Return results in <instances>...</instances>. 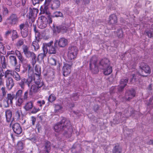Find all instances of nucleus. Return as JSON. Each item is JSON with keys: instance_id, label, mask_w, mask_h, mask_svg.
I'll list each match as a JSON object with an SVG mask.
<instances>
[{"instance_id": "obj_1", "label": "nucleus", "mask_w": 153, "mask_h": 153, "mask_svg": "<svg viewBox=\"0 0 153 153\" xmlns=\"http://www.w3.org/2000/svg\"><path fill=\"white\" fill-rule=\"evenodd\" d=\"M90 68L92 72L96 74L98 72V68L103 70L104 74L106 75L110 74L112 72V67L110 66V62L107 59L101 60L99 63L98 66L97 62V59L93 56L91 59L90 63Z\"/></svg>"}, {"instance_id": "obj_2", "label": "nucleus", "mask_w": 153, "mask_h": 153, "mask_svg": "<svg viewBox=\"0 0 153 153\" xmlns=\"http://www.w3.org/2000/svg\"><path fill=\"white\" fill-rule=\"evenodd\" d=\"M54 129L56 132H57L62 131L63 133L68 137L71 136L72 132L70 122L66 120L65 118H62L60 123L55 125Z\"/></svg>"}, {"instance_id": "obj_3", "label": "nucleus", "mask_w": 153, "mask_h": 153, "mask_svg": "<svg viewBox=\"0 0 153 153\" xmlns=\"http://www.w3.org/2000/svg\"><path fill=\"white\" fill-rule=\"evenodd\" d=\"M52 22L50 16H48L47 18L42 16L38 20V26L39 28L42 29L46 27L48 23L50 24L52 23Z\"/></svg>"}, {"instance_id": "obj_4", "label": "nucleus", "mask_w": 153, "mask_h": 153, "mask_svg": "<svg viewBox=\"0 0 153 153\" xmlns=\"http://www.w3.org/2000/svg\"><path fill=\"white\" fill-rule=\"evenodd\" d=\"M78 50L76 47L73 46L69 48L68 59L69 62L73 63L74 62V60L76 58Z\"/></svg>"}, {"instance_id": "obj_5", "label": "nucleus", "mask_w": 153, "mask_h": 153, "mask_svg": "<svg viewBox=\"0 0 153 153\" xmlns=\"http://www.w3.org/2000/svg\"><path fill=\"white\" fill-rule=\"evenodd\" d=\"M53 43V41H51L48 43H43L42 48L43 51H45V53H47L49 49V53L51 54H55L56 53V51L55 47H53L52 45Z\"/></svg>"}, {"instance_id": "obj_6", "label": "nucleus", "mask_w": 153, "mask_h": 153, "mask_svg": "<svg viewBox=\"0 0 153 153\" xmlns=\"http://www.w3.org/2000/svg\"><path fill=\"white\" fill-rule=\"evenodd\" d=\"M35 84L32 85L30 91L33 92H37L39 89V88L44 85L43 82H41L40 79H34Z\"/></svg>"}, {"instance_id": "obj_7", "label": "nucleus", "mask_w": 153, "mask_h": 153, "mask_svg": "<svg viewBox=\"0 0 153 153\" xmlns=\"http://www.w3.org/2000/svg\"><path fill=\"white\" fill-rule=\"evenodd\" d=\"M19 18L15 14H13L11 15L7 19L5 22V24H8L14 25L16 24L18 22Z\"/></svg>"}, {"instance_id": "obj_8", "label": "nucleus", "mask_w": 153, "mask_h": 153, "mask_svg": "<svg viewBox=\"0 0 153 153\" xmlns=\"http://www.w3.org/2000/svg\"><path fill=\"white\" fill-rule=\"evenodd\" d=\"M69 64L65 63L62 69L63 75L66 76L69 74L71 72L73 63L69 62Z\"/></svg>"}, {"instance_id": "obj_9", "label": "nucleus", "mask_w": 153, "mask_h": 153, "mask_svg": "<svg viewBox=\"0 0 153 153\" xmlns=\"http://www.w3.org/2000/svg\"><path fill=\"white\" fill-rule=\"evenodd\" d=\"M68 41L66 39L62 37L60 38L59 40H56L54 43V46L56 47L57 45V43L58 44V46L61 48L65 47L68 44Z\"/></svg>"}, {"instance_id": "obj_10", "label": "nucleus", "mask_w": 153, "mask_h": 153, "mask_svg": "<svg viewBox=\"0 0 153 153\" xmlns=\"http://www.w3.org/2000/svg\"><path fill=\"white\" fill-rule=\"evenodd\" d=\"M23 52L25 56L27 58L31 57L32 59H35L36 56L33 52L29 51V48L26 45H24L23 47Z\"/></svg>"}, {"instance_id": "obj_11", "label": "nucleus", "mask_w": 153, "mask_h": 153, "mask_svg": "<svg viewBox=\"0 0 153 153\" xmlns=\"http://www.w3.org/2000/svg\"><path fill=\"white\" fill-rule=\"evenodd\" d=\"M19 27L22 36L24 38L26 37L28 35V28L24 24H22L19 25Z\"/></svg>"}, {"instance_id": "obj_12", "label": "nucleus", "mask_w": 153, "mask_h": 153, "mask_svg": "<svg viewBox=\"0 0 153 153\" xmlns=\"http://www.w3.org/2000/svg\"><path fill=\"white\" fill-rule=\"evenodd\" d=\"M39 35V34L38 32H37L36 33L35 37L36 41L35 40L32 42V48H34L35 51H37L39 48V45L38 43Z\"/></svg>"}, {"instance_id": "obj_13", "label": "nucleus", "mask_w": 153, "mask_h": 153, "mask_svg": "<svg viewBox=\"0 0 153 153\" xmlns=\"http://www.w3.org/2000/svg\"><path fill=\"white\" fill-rule=\"evenodd\" d=\"M60 4L59 0H54L51 2V8L52 10H56L60 7Z\"/></svg>"}, {"instance_id": "obj_14", "label": "nucleus", "mask_w": 153, "mask_h": 153, "mask_svg": "<svg viewBox=\"0 0 153 153\" xmlns=\"http://www.w3.org/2000/svg\"><path fill=\"white\" fill-rule=\"evenodd\" d=\"M128 80L127 78H124L121 79L119 85V88H118V91H121L127 85Z\"/></svg>"}, {"instance_id": "obj_15", "label": "nucleus", "mask_w": 153, "mask_h": 153, "mask_svg": "<svg viewBox=\"0 0 153 153\" xmlns=\"http://www.w3.org/2000/svg\"><path fill=\"white\" fill-rule=\"evenodd\" d=\"M13 129L14 132L17 134H19L22 131V129L19 124L15 123L13 126Z\"/></svg>"}, {"instance_id": "obj_16", "label": "nucleus", "mask_w": 153, "mask_h": 153, "mask_svg": "<svg viewBox=\"0 0 153 153\" xmlns=\"http://www.w3.org/2000/svg\"><path fill=\"white\" fill-rule=\"evenodd\" d=\"M117 22V18L115 14H113L110 15L109 17L108 24L111 25V28L113 29L112 26Z\"/></svg>"}, {"instance_id": "obj_17", "label": "nucleus", "mask_w": 153, "mask_h": 153, "mask_svg": "<svg viewBox=\"0 0 153 153\" xmlns=\"http://www.w3.org/2000/svg\"><path fill=\"white\" fill-rule=\"evenodd\" d=\"M6 82V86L9 90H10L14 85L13 79L10 77H8L7 78Z\"/></svg>"}, {"instance_id": "obj_18", "label": "nucleus", "mask_w": 153, "mask_h": 153, "mask_svg": "<svg viewBox=\"0 0 153 153\" xmlns=\"http://www.w3.org/2000/svg\"><path fill=\"white\" fill-rule=\"evenodd\" d=\"M135 96V92L133 89L128 91L126 93V99L129 100Z\"/></svg>"}, {"instance_id": "obj_19", "label": "nucleus", "mask_w": 153, "mask_h": 153, "mask_svg": "<svg viewBox=\"0 0 153 153\" xmlns=\"http://www.w3.org/2000/svg\"><path fill=\"white\" fill-rule=\"evenodd\" d=\"M67 28L65 26H59L56 27L54 29V31L56 32L59 33L62 32L63 33L65 32L67 30Z\"/></svg>"}, {"instance_id": "obj_20", "label": "nucleus", "mask_w": 153, "mask_h": 153, "mask_svg": "<svg viewBox=\"0 0 153 153\" xmlns=\"http://www.w3.org/2000/svg\"><path fill=\"white\" fill-rule=\"evenodd\" d=\"M35 71L36 72L34 76V79H40V75L41 74V69L39 67L36 66L35 68Z\"/></svg>"}, {"instance_id": "obj_21", "label": "nucleus", "mask_w": 153, "mask_h": 153, "mask_svg": "<svg viewBox=\"0 0 153 153\" xmlns=\"http://www.w3.org/2000/svg\"><path fill=\"white\" fill-rule=\"evenodd\" d=\"M10 62L11 65L15 66L17 63V60L16 57L13 55H10L9 56Z\"/></svg>"}, {"instance_id": "obj_22", "label": "nucleus", "mask_w": 153, "mask_h": 153, "mask_svg": "<svg viewBox=\"0 0 153 153\" xmlns=\"http://www.w3.org/2000/svg\"><path fill=\"white\" fill-rule=\"evenodd\" d=\"M143 65L142 67L141 66H140L141 69L146 73H150V69L149 66L144 63H143Z\"/></svg>"}, {"instance_id": "obj_23", "label": "nucleus", "mask_w": 153, "mask_h": 153, "mask_svg": "<svg viewBox=\"0 0 153 153\" xmlns=\"http://www.w3.org/2000/svg\"><path fill=\"white\" fill-rule=\"evenodd\" d=\"M139 75V74L138 73H137L136 74L132 73V75L130 77V82L133 83L135 82L138 80V79H137L136 77V76L138 77Z\"/></svg>"}, {"instance_id": "obj_24", "label": "nucleus", "mask_w": 153, "mask_h": 153, "mask_svg": "<svg viewBox=\"0 0 153 153\" xmlns=\"http://www.w3.org/2000/svg\"><path fill=\"white\" fill-rule=\"evenodd\" d=\"M5 116L7 121L8 122L10 121L12 116V113L11 111L9 110H7L5 111Z\"/></svg>"}, {"instance_id": "obj_25", "label": "nucleus", "mask_w": 153, "mask_h": 153, "mask_svg": "<svg viewBox=\"0 0 153 153\" xmlns=\"http://www.w3.org/2000/svg\"><path fill=\"white\" fill-rule=\"evenodd\" d=\"M33 107L32 102L30 101L26 103L24 108L26 111H28L31 110Z\"/></svg>"}, {"instance_id": "obj_26", "label": "nucleus", "mask_w": 153, "mask_h": 153, "mask_svg": "<svg viewBox=\"0 0 153 153\" xmlns=\"http://www.w3.org/2000/svg\"><path fill=\"white\" fill-rule=\"evenodd\" d=\"M122 149L119 145H116L114 148L113 153H121Z\"/></svg>"}, {"instance_id": "obj_27", "label": "nucleus", "mask_w": 153, "mask_h": 153, "mask_svg": "<svg viewBox=\"0 0 153 153\" xmlns=\"http://www.w3.org/2000/svg\"><path fill=\"white\" fill-rule=\"evenodd\" d=\"M14 98V96L11 94H8L6 98L7 101H8L10 104H12V101Z\"/></svg>"}, {"instance_id": "obj_28", "label": "nucleus", "mask_w": 153, "mask_h": 153, "mask_svg": "<svg viewBox=\"0 0 153 153\" xmlns=\"http://www.w3.org/2000/svg\"><path fill=\"white\" fill-rule=\"evenodd\" d=\"M14 78L17 81H19L20 80L21 77L18 73L16 71H13L12 75Z\"/></svg>"}, {"instance_id": "obj_29", "label": "nucleus", "mask_w": 153, "mask_h": 153, "mask_svg": "<svg viewBox=\"0 0 153 153\" xmlns=\"http://www.w3.org/2000/svg\"><path fill=\"white\" fill-rule=\"evenodd\" d=\"M49 63L51 65H55L56 64V60L54 57H50L48 59Z\"/></svg>"}, {"instance_id": "obj_30", "label": "nucleus", "mask_w": 153, "mask_h": 153, "mask_svg": "<svg viewBox=\"0 0 153 153\" xmlns=\"http://www.w3.org/2000/svg\"><path fill=\"white\" fill-rule=\"evenodd\" d=\"M25 83H27L29 85L28 82H27V80L25 78H23L21 80V82H20L19 84L22 88H23Z\"/></svg>"}, {"instance_id": "obj_31", "label": "nucleus", "mask_w": 153, "mask_h": 153, "mask_svg": "<svg viewBox=\"0 0 153 153\" xmlns=\"http://www.w3.org/2000/svg\"><path fill=\"white\" fill-rule=\"evenodd\" d=\"M12 32L11 38L12 40L13 41L18 37V34L16 31L14 30H13Z\"/></svg>"}, {"instance_id": "obj_32", "label": "nucleus", "mask_w": 153, "mask_h": 153, "mask_svg": "<svg viewBox=\"0 0 153 153\" xmlns=\"http://www.w3.org/2000/svg\"><path fill=\"white\" fill-rule=\"evenodd\" d=\"M63 14L62 13L59 11H57L54 13L52 16V17H62Z\"/></svg>"}, {"instance_id": "obj_33", "label": "nucleus", "mask_w": 153, "mask_h": 153, "mask_svg": "<svg viewBox=\"0 0 153 153\" xmlns=\"http://www.w3.org/2000/svg\"><path fill=\"white\" fill-rule=\"evenodd\" d=\"M4 76L5 78L7 77L10 75H12L13 72L11 70H7L4 73Z\"/></svg>"}, {"instance_id": "obj_34", "label": "nucleus", "mask_w": 153, "mask_h": 153, "mask_svg": "<svg viewBox=\"0 0 153 153\" xmlns=\"http://www.w3.org/2000/svg\"><path fill=\"white\" fill-rule=\"evenodd\" d=\"M45 147L46 149V151L49 152L50 149V143L48 141H47L45 143Z\"/></svg>"}, {"instance_id": "obj_35", "label": "nucleus", "mask_w": 153, "mask_h": 153, "mask_svg": "<svg viewBox=\"0 0 153 153\" xmlns=\"http://www.w3.org/2000/svg\"><path fill=\"white\" fill-rule=\"evenodd\" d=\"M4 75L1 73H0V85H4Z\"/></svg>"}, {"instance_id": "obj_36", "label": "nucleus", "mask_w": 153, "mask_h": 153, "mask_svg": "<svg viewBox=\"0 0 153 153\" xmlns=\"http://www.w3.org/2000/svg\"><path fill=\"white\" fill-rule=\"evenodd\" d=\"M16 148L19 150H22L23 148V143L21 141L19 142L16 146Z\"/></svg>"}, {"instance_id": "obj_37", "label": "nucleus", "mask_w": 153, "mask_h": 153, "mask_svg": "<svg viewBox=\"0 0 153 153\" xmlns=\"http://www.w3.org/2000/svg\"><path fill=\"white\" fill-rule=\"evenodd\" d=\"M18 99L16 101V104L18 106H20L23 102V99L21 97H18Z\"/></svg>"}, {"instance_id": "obj_38", "label": "nucleus", "mask_w": 153, "mask_h": 153, "mask_svg": "<svg viewBox=\"0 0 153 153\" xmlns=\"http://www.w3.org/2000/svg\"><path fill=\"white\" fill-rule=\"evenodd\" d=\"M56 97L53 94H51L49 97L48 100L50 102H52L56 100Z\"/></svg>"}, {"instance_id": "obj_39", "label": "nucleus", "mask_w": 153, "mask_h": 153, "mask_svg": "<svg viewBox=\"0 0 153 153\" xmlns=\"http://www.w3.org/2000/svg\"><path fill=\"white\" fill-rule=\"evenodd\" d=\"M23 43L24 42L23 40L22 39H20L17 41L16 45L17 47H19L23 45Z\"/></svg>"}, {"instance_id": "obj_40", "label": "nucleus", "mask_w": 153, "mask_h": 153, "mask_svg": "<svg viewBox=\"0 0 153 153\" xmlns=\"http://www.w3.org/2000/svg\"><path fill=\"white\" fill-rule=\"evenodd\" d=\"M62 107L59 105H56L55 107V111L56 112H60V110L62 109Z\"/></svg>"}, {"instance_id": "obj_41", "label": "nucleus", "mask_w": 153, "mask_h": 153, "mask_svg": "<svg viewBox=\"0 0 153 153\" xmlns=\"http://www.w3.org/2000/svg\"><path fill=\"white\" fill-rule=\"evenodd\" d=\"M52 0H45L44 5H45V9L47 8V6L49 5L50 2Z\"/></svg>"}, {"instance_id": "obj_42", "label": "nucleus", "mask_w": 153, "mask_h": 153, "mask_svg": "<svg viewBox=\"0 0 153 153\" xmlns=\"http://www.w3.org/2000/svg\"><path fill=\"white\" fill-rule=\"evenodd\" d=\"M146 33L149 37L151 38L153 37V31L150 30L149 31H146Z\"/></svg>"}, {"instance_id": "obj_43", "label": "nucleus", "mask_w": 153, "mask_h": 153, "mask_svg": "<svg viewBox=\"0 0 153 153\" xmlns=\"http://www.w3.org/2000/svg\"><path fill=\"white\" fill-rule=\"evenodd\" d=\"M44 53H41L39 54L38 56V58L41 59H42L44 58V57H45L46 53H45V51H43Z\"/></svg>"}, {"instance_id": "obj_44", "label": "nucleus", "mask_w": 153, "mask_h": 153, "mask_svg": "<svg viewBox=\"0 0 153 153\" xmlns=\"http://www.w3.org/2000/svg\"><path fill=\"white\" fill-rule=\"evenodd\" d=\"M22 113V111L21 110H18L16 111V115L17 118H19L20 116V115Z\"/></svg>"}, {"instance_id": "obj_45", "label": "nucleus", "mask_w": 153, "mask_h": 153, "mask_svg": "<svg viewBox=\"0 0 153 153\" xmlns=\"http://www.w3.org/2000/svg\"><path fill=\"white\" fill-rule=\"evenodd\" d=\"M22 91L20 90H19L16 93L17 98L21 97L22 94Z\"/></svg>"}, {"instance_id": "obj_46", "label": "nucleus", "mask_w": 153, "mask_h": 153, "mask_svg": "<svg viewBox=\"0 0 153 153\" xmlns=\"http://www.w3.org/2000/svg\"><path fill=\"white\" fill-rule=\"evenodd\" d=\"M117 35L119 38H121L123 36V32L121 30H119L117 33Z\"/></svg>"}, {"instance_id": "obj_47", "label": "nucleus", "mask_w": 153, "mask_h": 153, "mask_svg": "<svg viewBox=\"0 0 153 153\" xmlns=\"http://www.w3.org/2000/svg\"><path fill=\"white\" fill-rule=\"evenodd\" d=\"M10 104L9 102L7 100H4L3 101V105L5 107H8L9 105Z\"/></svg>"}, {"instance_id": "obj_48", "label": "nucleus", "mask_w": 153, "mask_h": 153, "mask_svg": "<svg viewBox=\"0 0 153 153\" xmlns=\"http://www.w3.org/2000/svg\"><path fill=\"white\" fill-rule=\"evenodd\" d=\"M2 10L3 13L4 15H6L8 13V10L7 8L4 7H3Z\"/></svg>"}, {"instance_id": "obj_49", "label": "nucleus", "mask_w": 153, "mask_h": 153, "mask_svg": "<svg viewBox=\"0 0 153 153\" xmlns=\"http://www.w3.org/2000/svg\"><path fill=\"white\" fill-rule=\"evenodd\" d=\"M18 58L21 62H23L25 61V59L22 55L18 57Z\"/></svg>"}, {"instance_id": "obj_50", "label": "nucleus", "mask_w": 153, "mask_h": 153, "mask_svg": "<svg viewBox=\"0 0 153 153\" xmlns=\"http://www.w3.org/2000/svg\"><path fill=\"white\" fill-rule=\"evenodd\" d=\"M39 111V108H36L34 107L33 108V109L31 113H36L38 111Z\"/></svg>"}, {"instance_id": "obj_51", "label": "nucleus", "mask_w": 153, "mask_h": 153, "mask_svg": "<svg viewBox=\"0 0 153 153\" xmlns=\"http://www.w3.org/2000/svg\"><path fill=\"white\" fill-rule=\"evenodd\" d=\"M38 104H39V106H42V105H44L45 103V102L44 100L42 101H39L37 102Z\"/></svg>"}, {"instance_id": "obj_52", "label": "nucleus", "mask_w": 153, "mask_h": 153, "mask_svg": "<svg viewBox=\"0 0 153 153\" xmlns=\"http://www.w3.org/2000/svg\"><path fill=\"white\" fill-rule=\"evenodd\" d=\"M15 53L17 57L22 55L20 52L18 50H16L15 51Z\"/></svg>"}, {"instance_id": "obj_53", "label": "nucleus", "mask_w": 153, "mask_h": 153, "mask_svg": "<svg viewBox=\"0 0 153 153\" xmlns=\"http://www.w3.org/2000/svg\"><path fill=\"white\" fill-rule=\"evenodd\" d=\"M3 96H5L6 94V92L5 91L4 87H2L1 88Z\"/></svg>"}, {"instance_id": "obj_54", "label": "nucleus", "mask_w": 153, "mask_h": 153, "mask_svg": "<svg viewBox=\"0 0 153 153\" xmlns=\"http://www.w3.org/2000/svg\"><path fill=\"white\" fill-rule=\"evenodd\" d=\"M32 1L34 5H35L36 4L38 3L39 2V0H32Z\"/></svg>"}, {"instance_id": "obj_55", "label": "nucleus", "mask_w": 153, "mask_h": 153, "mask_svg": "<svg viewBox=\"0 0 153 153\" xmlns=\"http://www.w3.org/2000/svg\"><path fill=\"white\" fill-rule=\"evenodd\" d=\"M11 30H7L6 31L5 34V36L6 37L7 36L9 35L11 33Z\"/></svg>"}, {"instance_id": "obj_56", "label": "nucleus", "mask_w": 153, "mask_h": 153, "mask_svg": "<svg viewBox=\"0 0 153 153\" xmlns=\"http://www.w3.org/2000/svg\"><path fill=\"white\" fill-rule=\"evenodd\" d=\"M36 121V119L34 117H31V121L33 125H34L35 121Z\"/></svg>"}, {"instance_id": "obj_57", "label": "nucleus", "mask_w": 153, "mask_h": 153, "mask_svg": "<svg viewBox=\"0 0 153 153\" xmlns=\"http://www.w3.org/2000/svg\"><path fill=\"white\" fill-rule=\"evenodd\" d=\"M27 95H28V91H26L24 94V99H26L27 98Z\"/></svg>"}, {"instance_id": "obj_58", "label": "nucleus", "mask_w": 153, "mask_h": 153, "mask_svg": "<svg viewBox=\"0 0 153 153\" xmlns=\"http://www.w3.org/2000/svg\"><path fill=\"white\" fill-rule=\"evenodd\" d=\"M15 52H14L13 51H8L7 52V54L8 55H10V54H14Z\"/></svg>"}, {"instance_id": "obj_59", "label": "nucleus", "mask_w": 153, "mask_h": 153, "mask_svg": "<svg viewBox=\"0 0 153 153\" xmlns=\"http://www.w3.org/2000/svg\"><path fill=\"white\" fill-rule=\"evenodd\" d=\"M19 66H17L15 68V70L16 71L19 72L20 71Z\"/></svg>"}, {"instance_id": "obj_60", "label": "nucleus", "mask_w": 153, "mask_h": 153, "mask_svg": "<svg viewBox=\"0 0 153 153\" xmlns=\"http://www.w3.org/2000/svg\"><path fill=\"white\" fill-rule=\"evenodd\" d=\"M85 4H88L90 2V0H83Z\"/></svg>"}, {"instance_id": "obj_61", "label": "nucleus", "mask_w": 153, "mask_h": 153, "mask_svg": "<svg viewBox=\"0 0 153 153\" xmlns=\"http://www.w3.org/2000/svg\"><path fill=\"white\" fill-rule=\"evenodd\" d=\"M31 140L34 143L36 142V140L34 138H31Z\"/></svg>"}, {"instance_id": "obj_62", "label": "nucleus", "mask_w": 153, "mask_h": 153, "mask_svg": "<svg viewBox=\"0 0 153 153\" xmlns=\"http://www.w3.org/2000/svg\"><path fill=\"white\" fill-rule=\"evenodd\" d=\"M26 0H22V3L23 5L25 4L26 2Z\"/></svg>"}, {"instance_id": "obj_63", "label": "nucleus", "mask_w": 153, "mask_h": 153, "mask_svg": "<svg viewBox=\"0 0 153 153\" xmlns=\"http://www.w3.org/2000/svg\"><path fill=\"white\" fill-rule=\"evenodd\" d=\"M2 16L0 14V22H1L2 21Z\"/></svg>"}, {"instance_id": "obj_64", "label": "nucleus", "mask_w": 153, "mask_h": 153, "mask_svg": "<svg viewBox=\"0 0 153 153\" xmlns=\"http://www.w3.org/2000/svg\"><path fill=\"white\" fill-rule=\"evenodd\" d=\"M149 144H153V140H150L149 141Z\"/></svg>"}]
</instances>
